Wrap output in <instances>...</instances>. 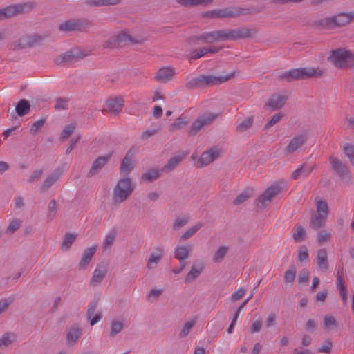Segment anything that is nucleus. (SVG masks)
I'll return each instance as SVG.
<instances>
[{
	"label": "nucleus",
	"instance_id": "ddd939ff",
	"mask_svg": "<svg viewBox=\"0 0 354 354\" xmlns=\"http://www.w3.org/2000/svg\"><path fill=\"white\" fill-rule=\"evenodd\" d=\"M98 302L97 300L91 301L87 307L86 317L90 320V324L94 326L100 320H101L102 315L100 311H96Z\"/></svg>",
	"mask_w": 354,
	"mask_h": 354
},
{
	"label": "nucleus",
	"instance_id": "4c0bfd02",
	"mask_svg": "<svg viewBox=\"0 0 354 354\" xmlns=\"http://www.w3.org/2000/svg\"><path fill=\"white\" fill-rule=\"evenodd\" d=\"M203 225L202 223H198L192 226L181 235L180 240L183 241L191 238L203 227Z\"/></svg>",
	"mask_w": 354,
	"mask_h": 354
},
{
	"label": "nucleus",
	"instance_id": "4d7b16f0",
	"mask_svg": "<svg viewBox=\"0 0 354 354\" xmlns=\"http://www.w3.org/2000/svg\"><path fill=\"white\" fill-rule=\"evenodd\" d=\"M21 225V221L19 219H13L10 221L6 232L7 234H12L16 232Z\"/></svg>",
	"mask_w": 354,
	"mask_h": 354
},
{
	"label": "nucleus",
	"instance_id": "a18cd8bd",
	"mask_svg": "<svg viewBox=\"0 0 354 354\" xmlns=\"http://www.w3.org/2000/svg\"><path fill=\"white\" fill-rule=\"evenodd\" d=\"M316 209L317 214L323 215L324 216H328V204L325 201L323 200H317L316 201Z\"/></svg>",
	"mask_w": 354,
	"mask_h": 354
},
{
	"label": "nucleus",
	"instance_id": "052dcab7",
	"mask_svg": "<svg viewBox=\"0 0 354 354\" xmlns=\"http://www.w3.org/2000/svg\"><path fill=\"white\" fill-rule=\"evenodd\" d=\"M283 117V114L281 113H277L274 115L272 116L270 120L267 122L265 126V129H268L277 124Z\"/></svg>",
	"mask_w": 354,
	"mask_h": 354
},
{
	"label": "nucleus",
	"instance_id": "58836bf2",
	"mask_svg": "<svg viewBox=\"0 0 354 354\" xmlns=\"http://www.w3.org/2000/svg\"><path fill=\"white\" fill-rule=\"evenodd\" d=\"M121 0H86V3L92 6H103L115 5L120 2Z\"/></svg>",
	"mask_w": 354,
	"mask_h": 354
},
{
	"label": "nucleus",
	"instance_id": "5fc2aeb1",
	"mask_svg": "<svg viewBox=\"0 0 354 354\" xmlns=\"http://www.w3.org/2000/svg\"><path fill=\"white\" fill-rule=\"evenodd\" d=\"M252 124V120L251 118H248L243 121L240 122L237 127L236 129L239 132H243L250 128Z\"/></svg>",
	"mask_w": 354,
	"mask_h": 354
},
{
	"label": "nucleus",
	"instance_id": "c85d7f7f",
	"mask_svg": "<svg viewBox=\"0 0 354 354\" xmlns=\"http://www.w3.org/2000/svg\"><path fill=\"white\" fill-rule=\"evenodd\" d=\"M95 251V247H91L84 250L80 262V267L81 268L85 269L88 266Z\"/></svg>",
	"mask_w": 354,
	"mask_h": 354
},
{
	"label": "nucleus",
	"instance_id": "0e129e2a",
	"mask_svg": "<svg viewBox=\"0 0 354 354\" xmlns=\"http://www.w3.org/2000/svg\"><path fill=\"white\" fill-rule=\"evenodd\" d=\"M119 45L118 44V41L116 39L115 35H114L113 37L109 38L107 41H106L103 44L104 48H110L113 49L118 47Z\"/></svg>",
	"mask_w": 354,
	"mask_h": 354
},
{
	"label": "nucleus",
	"instance_id": "6ab92c4d",
	"mask_svg": "<svg viewBox=\"0 0 354 354\" xmlns=\"http://www.w3.org/2000/svg\"><path fill=\"white\" fill-rule=\"evenodd\" d=\"M133 156L134 153L131 150L127 153L120 165L121 173L124 174H128L133 169L135 165V162L133 161Z\"/></svg>",
	"mask_w": 354,
	"mask_h": 354
},
{
	"label": "nucleus",
	"instance_id": "bf43d9fd",
	"mask_svg": "<svg viewBox=\"0 0 354 354\" xmlns=\"http://www.w3.org/2000/svg\"><path fill=\"white\" fill-rule=\"evenodd\" d=\"M324 324L326 328L330 329L337 326V322L333 316L327 315L324 317Z\"/></svg>",
	"mask_w": 354,
	"mask_h": 354
},
{
	"label": "nucleus",
	"instance_id": "7c9ffc66",
	"mask_svg": "<svg viewBox=\"0 0 354 354\" xmlns=\"http://www.w3.org/2000/svg\"><path fill=\"white\" fill-rule=\"evenodd\" d=\"M230 247L226 245H221L218 246L216 251L214 252L212 257V261L214 263H221L225 255L229 252Z\"/></svg>",
	"mask_w": 354,
	"mask_h": 354
},
{
	"label": "nucleus",
	"instance_id": "a211bd4d",
	"mask_svg": "<svg viewBox=\"0 0 354 354\" xmlns=\"http://www.w3.org/2000/svg\"><path fill=\"white\" fill-rule=\"evenodd\" d=\"M107 273L106 268L103 265H98L94 270L93 275L90 281L91 286H98L104 279Z\"/></svg>",
	"mask_w": 354,
	"mask_h": 354
},
{
	"label": "nucleus",
	"instance_id": "774afa93",
	"mask_svg": "<svg viewBox=\"0 0 354 354\" xmlns=\"http://www.w3.org/2000/svg\"><path fill=\"white\" fill-rule=\"evenodd\" d=\"M43 174V170L41 169H37L34 171L30 176L28 181L29 183H32L34 181L38 180L41 178Z\"/></svg>",
	"mask_w": 354,
	"mask_h": 354
},
{
	"label": "nucleus",
	"instance_id": "338daca9",
	"mask_svg": "<svg viewBox=\"0 0 354 354\" xmlns=\"http://www.w3.org/2000/svg\"><path fill=\"white\" fill-rule=\"evenodd\" d=\"M298 261L300 262L308 259V253L306 247H301L298 251Z\"/></svg>",
	"mask_w": 354,
	"mask_h": 354
},
{
	"label": "nucleus",
	"instance_id": "ea45409f",
	"mask_svg": "<svg viewBox=\"0 0 354 354\" xmlns=\"http://www.w3.org/2000/svg\"><path fill=\"white\" fill-rule=\"evenodd\" d=\"M76 237V234L71 233L66 234L61 245V250L62 251H67L75 241Z\"/></svg>",
	"mask_w": 354,
	"mask_h": 354
},
{
	"label": "nucleus",
	"instance_id": "f03ea898",
	"mask_svg": "<svg viewBox=\"0 0 354 354\" xmlns=\"http://www.w3.org/2000/svg\"><path fill=\"white\" fill-rule=\"evenodd\" d=\"M134 185L129 178H121L113 191L112 201L115 205L124 202L132 194Z\"/></svg>",
	"mask_w": 354,
	"mask_h": 354
},
{
	"label": "nucleus",
	"instance_id": "6e6d98bb",
	"mask_svg": "<svg viewBox=\"0 0 354 354\" xmlns=\"http://www.w3.org/2000/svg\"><path fill=\"white\" fill-rule=\"evenodd\" d=\"M163 292L162 289H152L147 295L146 299L148 301H155Z\"/></svg>",
	"mask_w": 354,
	"mask_h": 354
},
{
	"label": "nucleus",
	"instance_id": "69168bd1",
	"mask_svg": "<svg viewBox=\"0 0 354 354\" xmlns=\"http://www.w3.org/2000/svg\"><path fill=\"white\" fill-rule=\"evenodd\" d=\"M330 238V234L326 230H321L317 234V241L319 243L328 241Z\"/></svg>",
	"mask_w": 354,
	"mask_h": 354
},
{
	"label": "nucleus",
	"instance_id": "0eeeda50",
	"mask_svg": "<svg viewBox=\"0 0 354 354\" xmlns=\"http://www.w3.org/2000/svg\"><path fill=\"white\" fill-rule=\"evenodd\" d=\"M88 55L85 50H83L79 48H73L61 56L57 57L55 62L57 64H63L68 63H73L82 59Z\"/></svg>",
	"mask_w": 354,
	"mask_h": 354
},
{
	"label": "nucleus",
	"instance_id": "c03bdc74",
	"mask_svg": "<svg viewBox=\"0 0 354 354\" xmlns=\"http://www.w3.org/2000/svg\"><path fill=\"white\" fill-rule=\"evenodd\" d=\"M253 194V190L250 188L245 189L243 192L239 194L236 199L234 201L235 205H241L248 198H249Z\"/></svg>",
	"mask_w": 354,
	"mask_h": 354
},
{
	"label": "nucleus",
	"instance_id": "a878e982",
	"mask_svg": "<svg viewBox=\"0 0 354 354\" xmlns=\"http://www.w3.org/2000/svg\"><path fill=\"white\" fill-rule=\"evenodd\" d=\"M330 162L333 169L335 171V172L339 176H345L348 174V169L346 166L342 161L337 159L335 157L331 156L330 158Z\"/></svg>",
	"mask_w": 354,
	"mask_h": 354
},
{
	"label": "nucleus",
	"instance_id": "de8ad7c7",
	"mask_svg": "<svg viewBox=\"0 0 354 354\" xmlns=\"http://www.w3.org/2000/svg\"><path fill=\"white\" fill-rule=\"evenodd\" d=\"M15 335L12 333H6L0 339V348H5L15 340Z\"/></svg>",
	"mask_w": 354,
	"mask_h": 354
},
{
	"label": "nucleus",
	"instance_id": "8fccbe9b",
	"mask_svg": "<svg viewBox=\"0 0 354 354\" xmlns=\"http://www.w3.org/2000/svg\"><path fill=\"white\" fill-rule=\"evenodd\" d=\"M306 238V232L301 225H296L295 227V232L293 234V239L296 242H301Z\"/></svg>",
	"mask_w": 354,
	"mask_h": 354
},
{
	"label": "nucleus",
	"instance_id": "49530a36",
	"mask_svg": "<svg viewBox=\"0 0 354 354\" xmlns=\"http://www.w3.org/2000/svg\"><path fill=\"white\" fill-rule=\"evenodd\" d=\"M160 176L159 170L156 169H152L149 171L142 174V179L147 182H151L157 179Z\"/></svg>",
	"mask_w": 354,
	"mask_h": 354
},
{
	"label": "nucleus",
	"instance_id": "2f4dec72",
	"mask_svg": "<svg viewBox=\"0 0 354 354\" xmlns=\"http://www.w3.org/2000/svg\"><path fill=\"white\" fill-rule=\"evenodd\" d=\"M313 169V167L301 165L292 173V178L296 180L300 177L306 178L310 174Z\"/></svg>",
	"mask_w": 354,
	"mask_h": 354
},
{
	"label": "nucleus",
	"instance_id": "680f3d73",
	"mask_svg": "<svg viewBox=\"0 0 354 354\" xmlns=\"http://www.w3.org/2000/svg\"><path fill=\"white\" fill-rule=\"evenodd\" d=\"M188 218L187 216L178 217L174 223V229L179 230L184 227L188 223Z\"/></svg>",
	"mask_w": 354,
	"mask_h": 354
},
{
	"label": "nucleus",
	"instance_id": "b1692460",
	"mask_svg": "<svg viewBox=\"0 0 354 354\" xmlns=\"http://www.w3.org/2000/svg\"><path fill=\"white\" fill-rule=\"evenodd\" d=\"M286 97L280 95H272L266 104V106L271 111L281 109L285 104Z\"/></svg>",
	"mask_w": 354,
	"mask_h": 354
},
{
	"label": "nucleus",
	"instance_id": "603ef678",
	"mask_svg": "<svg viewBox=\"0 0 354 354\" xmlns=\"http://www.w3.org/2000/svg\"><path fill=\"white\" fill-rule=\"evenodd\" d=\"M344 154L354 166V146L351 144H345L343 147Z\"/></svg>",
	"mask_w": 354,
	"mask_h": 354
},
{
	"label": "nucleus",
	"instance_id": "423d86ee",
	"mask_svg": "<svg viewBox=\"0 0 354 354\" xmlns=\"http://www.w3.org/2000/svg\"><path fill=\"white\" fill-rule=\"evenodd\" d=\"M284 187L283 182L272 184L259 197L258 203L263 207L268 206L272 198Z\"/></svg>",
	"mask_w": 354,
	"mask_h": 354
},
{
	"label": "nucleus",
	"instance_id": "09e8293b",
	"mask_svg": "<svg viewBox=\"0 0 354 354\" xmlns=\"http://www.w3.org/2000/svg\"><path fill=\"white\" fill-rule=\"evenodd\" d=\"M186 86L188 88L203 87L201 75L189 77L187 82Z\"/></svg>",
	"mask_w": 354,
	"mask_h": 354
},
{
	"label": "nucleus",
	"instance_id": "1a4fd4ad",
	"mask_svg": "<svg viewBox=\"0 0 354 354\" xmlns=\"http://www.w3.org/2000/svg\"><path fill=\"white\" fill-rule=\"evenodd\" d=\"M308 133L302 132L295 135L285 147L284 151L286 153H292L299 149L307 141Z\"/></svg>",
	"mask_w": 354,
	"mask_h": 354
},
{
	"label": "nucleus",
	"instance_id": "f704fd0d",
	"mask_svg": "<svg viewBox=\"0 0 354 354\" xmlns=\"http://www.w3.org/2000/svg\"><path fill=\"white\" fill-rule=\"evenodd\" d=\"M124 328V322L122 319H113L110 325L109 336L113 337L120 333Z\"/></svg>",
	"mask_w": 354,
	"mask_h": 354
},
{
	"label": "nucleus",
	"instance_id": "9d476101",
	"mask_svg": "<svg viewBox=\"0 0 354 354\" xmlns=\"http://www.w3.org/2000/svg\"><path fill=\"white\" fill-rule=\"evenodd\" d=\"M115 35L119 46L129 44H142L145 40V38L141 36H133L127 31H121Z\"/></svg>",
	"mask_w": 354,
	"mask_h": 354
},
{
	"label": "nucleus",
	"instance_id": "f8f14e48",
	"mask_svg": "<svg viewBox=\"0 0 354 354\" xmlns=\"http://www.w3.org/2000/svg\"><path fill=\"white\" fill-rule=\"evenodd\" d=\"M124 105V100L122 97H111L106 100L104 105V111L116 114L122 111Z\"/></svg>",
	"mask_w": 354,
	"mask_h": 354
},
{
	"label": "nucleus",
	"instance_id": "412c9836",
	"mask_svg": "<svg viewBox=\"0 0 354 354\" xmlns=\"http://www.w3.org/2000/svg\"><path fill=\"white\" fill-rule=\"evenodd\" d=\"M233 75L225 76L201 75L203 86L221 84L228 80Z\"/></svg>",
	"mask_w": 354,
	"mask_h": 354
},
{
	"label": "nucleus",
	"instance_id": "393cba45",
	"mask_svg": "<svg viewBox=\"0 0 354 354\" xmlns=\"http://www.w3.org/2000/svg\"><path fill=\"white\" fill-rule=\"evenodd\" d=\"M186 153L178 154L169 159L167 164L162 167V170L165 172H169L174 169L186 156Z\"/></svg>",
	"mask_w": 354,
	"mask_h": 354
},
{
	"label": "nucleus",
	"instance_id": "13d9d810",
	"mask_svg": "<svg viewBox=\"0 0 354 354\" xmlns=\"http://www.w3.org/2000/svg\"><path fill=\"white\" fill-rule=\"evenodd\" d=\"M56 213V201L55 200H52L48 204L47 213L48 218L50 221L53 220L55 218Z\"/></svg>",
	"mask_w": 354,
	"mask_h": 354
},
{
	"label": "nucleus",
	"instance_id": "bb28decb",
	"mask_svg": "<svg viewBox=\"0 0 354 354\" xmlns=\"http://www.w3.org/2000/svg\"><path fill=\"white\" fill-rule=\"evenodd\" d=\"M62 172L59 170H55L52 172L43 182L41 189L42 191L48 190L61 176Z\"/></svg>",
	"mask_w": 354,
	"mask_h": 354
},
{
	"label": "nucleus",
	"instance_id": "f257e3e1",
	"mask_svg": "<svg viewBox=\"0 0 354 354\" xmlns=\"http://www.w3.org/2000/svg\"><path fill=\"white\" fill-rule=\"evenodd\" d=\"M323 74V71L319 68H300L282 73L278 76V79L292 82L313 77H321Z\"/></svg>",
	"mask_w": 354,
	"mask_h": 354
},
{
	"label": "nucleus",
	"instance_id": "f3484780",
	"mask_svg": "<svg viewBox=\"0 0 354 354\" xmlns=\"http://www.w3.org/2000/svg\"><path fill=\"white\" fill-rule=\"evenodd\" d=\"M176 75L175 70L171 67H162L160 68L156 75L157 81L166 83L171 80Z\"/></svg>",
	"mask_w": 354,
	"mask_h": 354
},
{
	"label": "nucleus",
	"instance_id": "c756f323",
	"mask_svg": "<svg viewBox=\"0 0 354 354\" xmlns=\"http://www.w3.org/2000/svg\"><path fill=\"white\" fill-rule=\"evenodd\" d=\"M317 263L321 270H326L328 269V258L326 249L322 248L317 250Z\"/></svg>",
	"mask_w": 354,
	"mask_h": 354
},
{
	"label": "nucleus",
	"instance_id": "9b49d317",
	"mask_svg": "<svg viewBox=\"0 0 354 354\" xmlns=\"http://www.w3.org/2000/svg\"><path fill=\"white\" fill-rule=\"evenodd\" d=\"M232 37H233L232 32L227 30L213 31L205 33L201 36V39L207 43L226 40Z\"/></svg>",
	"mask_w": 354,
	"mask_h": 354
},
{
	"label": "nucleus",
	"instance_id": "3c124183",
	"mask_svg": "<svg viewBox=\"0 0 354 354\" xmlns=\"http://www.w3.org/2000/svg\"><path fill=\"white\" fill-rule=\"evenodd\" d=\"M115 232L114 230L110 231L106 236L103 247L104 250L111 248L115 239Z\"/></svg>",
	"mask_w": 354,
	"mask_h": 354
},
{
	"label": "nucleus",
	"instance_id": "e2e57ef3",
	"mask_svg": "<svg viewBox=\"0 0 354 354\" xmlns=\"http://www.w3.org/2000/svg\"><path fill=\"white\" fill-rule=\"evenodd\" d=\"M75 129V125L74 124H70L66 126L61 134V138L66 139L68 138L74 131Z\"/></svg>",
	"mask_w": 354,
	"mask_h": 354
},
{
	"label": "nucleus",
	"instance_id": "dca6fc26",
	"mask_svg": "<svg viewBox=\"0 0 354 354\" xmlns=\"http://www.w3.org/2000/svg\"><path fill=\"white\" fill-rule=\"evenodd\" d=\"M111 157V154L98 157L93 163L88 176H93L100 172V171L105 166Z\"/></svg>",
	"mask_w": 354,
	"mask_h": 354
},
{
	"label": "nucleus",
	"instance_id": "a19ab883",
	"mask_svg": "<svg viewBox=\"0 0 354 354\" xmlns=\"http://www.w3.org/2000/svg\"><path fill=\"white\" fill-rule=\"evenodd\" d=\"M196 318L192 319L186 322L179 333V337L183 338L187 336L192 328L196 324Z\"/></svg>",
	"mask_w": 354,
	"mask_h": 354
},
{
	"label": "nucleus",
	"instance_id": "864d4df0",
	"mask_svg": "<svg viewBox=\"0 0 354 354\" xmlns=\"http://www.w3.org/2000/svg\"><path fill=\"white\" fill-rule=\"evenodd\" d=\"M206 50H205V48H201L199 49H196L194 50H192L187 55V58L192 61L195 60L198 58H201L203 57L205 55H206Z\"/></svg>",
	"mask_w": 354,
	"mask_h": 354
},
{
	"label": "nucleus",
	"instance_id": "4be33fe9",
	"mask_svg": "<svg viewBox=\"0 0 354 354\" xmlns=\"http://www.w3.org/2000/svg\"><path fill=\"white\" fill-rule=\"evenodd\" d=\"M192 250V246L187 245H178L174 250V257L178 259L180 263L188 259Z\"/></svg>",
	"mask_w": 354,
	"mask_h": 354
},
{
	"label": "nucleus",
	"instance_id": "79ce46f5",
	"mask_svg": "<svg viewBox=\"0 0 354 354\" xmlns=\"http://www.w3.org/2000/svg\"><path fill=\"white\" fill-rule=\"evenodd\" d=\"M188 123V120L187 118L180 117L177 118L169 127L170 131H175L176 130L180 129L185 126H186Z\"/></svg>",
	"mask_w": 354,
	"mask_h": 354
},
{
	"label": "nucleus",
	"instance_id": "72a5a7b5",
	"mask_svg": "<svg viewBox=\"0 0 354 354\" xmlns=\"http://www.w3.org/2000/svg\"><path fill=\"white\" fill-rule=\"evenodd\" d=\"M203 268V267L201 265H194L185 277V282L190 283L198 278Z\"/></svg>",
	"mask_w": 354,
	"mask_h": 354
},
{
	"label": "nucleus",
	"instance_id": "20e7f679",
	"mask_svg": "<svg viewBox=\"0 0 354 354\" xmlns=\"http://www.w3.org/2000/svg\"><path fill=\"white\" fill-rule=\"evenodd\" d=\"M353 19L354 10L348 13L342 12L337 15L323 19L319 21V24L326 28L343 26L349 24Z\"/></svg>",
	"mask_w": 354,
	"mask_h": 354
},
{
	"label": "nucleus",
	"instance_id": "5701e85b",
	"mask_svg": "<svg viewBox=\"0 0 354 354\" xmlns=\"http://www.w3.org/2000/svg\"><path fill=\"white\" fill-rule=\"evenodd\" d=\"M82 27V23L77 19H71L66 21L59 26V29L63 32H70L79 30Z\"/></svg>",
	"mask_w": 354,
	"mask_h": 354
},
{
	"label": "nucleus",
	"instance_id": "7ed1b4c3",
	"mask_svg": "<svg viewBox=\"0 0 354 354\" xmlns=\"http://www.w3.org/2000/svg\"><path fill=\"white\" fill-rule=\"evenodd\" d=\"M328 59L337 68L354 66V54L345 48L333 50Z\"/></svg>",
	"mask_w": 354,
	"mask_h": 354
},
{
	"label": "nucleus",
	"instance_id": "c9c22d12",
	"mask_svg": "<svg viewBox=\"0 0 354 354\" xmlns=\"http://www.w3.org/2000/svg\"><path fill=\"white\" fill-rule=\"evenodd\" d=\"M337 287L339 290L340 296L343 303L346 304L347 302V290L344 284V279L339 272H337Z\"/></svg>",
	"mask_w": 354,
	"mask_h": 354
},
{
	"label": "nucleus",
	"instance_id": "39448f33",
	"mask_svg": "<svg viewBox=\"0 0 354 354\" xmlns=\"http://www.w3.org/2000/svg\"><path fill=\"white\" fill-rule=\"evenodd\" d=\"M216 118L217 115L212 113H205L198 115L192 123L189 134L190 136L196 135L199 131L209 126Z\"/></svg>",
	"mask_w": 354,
	"mask_h": 354
},
{
	"label": "nucleus",
	"instance_id": "37998d69",
	"mask_svg": "<svg viewBox=\"0 0 354 354\" xmlns=\"http://www.w3.org/2000/svg\"><path fill=\"white\" fill-rule=\"evenodd\" d=\"M297 269L295 265H291L284 274V281L286 283H292L296 276Z\"/></svg>",
	"mask_w": 354,
	"mask_h": 354
},
{
	"label": "nucleus",
	"instance_id": "6e6552de",
	"mask_svg": "<svg viewBox=\"0 0 354 354\" xmlns=\"http://www.w3.org/2000/svg\"><path fill=\"white\" fill-rule=\"evenodd\" d=\"M222 153V149L219 147H214L207 149L201 155L198 160L199 167H205L216 160Z\"/></svg>",
	"mask_w": 354,
	"mask_h": 354
},
{
	"label": "nucleus",
	"instance_id": "cd10ccee",
	"mask_svg": "<svg viewBox=\"0 0 354 354\" xmlns=\"http://www.w3.org/2000/svg\"><path fill=\"white\" fill-rule=\"evenodd\" d=\"M22 10L21 6H10L0 10V19L14 16Z\"/></svg>",
	"mask_w": 354,
	"mask_h": 354
},
{
	"label": "nucleus",
	"instance_id": "4468645a",
	"mask_svg": "<svg viewBox=\"0 0 354 354\" xmlns=\"http://www.w3.org/2000/svg\"><path fill=\"white\" fill-rule=\"evenodd\" d=\"M82 335V328L80 326L75 325L66 330V344L69 346L75 345Z\"/></svg>",
	"mask_w": 354,
	"mask_h": 354
},
{
	"label": "nucleus",
	"instance_id": "e433bc0d",
	"mask_svg": "<svg viewBox=\"0 0 354 354\" xmlns=\"http://www.w3.org/2000/svg\"><path fill=\"white\" fill-rule=\"evenodd\" d=\"M30 104L26 100H21L16 105V113L19 116L26 115L30 111Z\"/></svg>",
	"mask_w": 354,
	"mask_h": 354
},
{
	"label": "nucleus",
	"instance_id": "473e14b6",
	"mask_svg": "<svg viewBox=\"0 0 354 354\" xmlns=\"http://www.w3.org/2000/svg\"><path fill=\"white\" fill-rule=\"evenodd\" d=\"M327 217L321 214L312 216L310 219V227L315 230L323 227L326 222Z\"/></svg>",
	"mask_w": 354,
	"mask_h": 354
},
{
	"label": "nucleus",
	"instance_id": "2eb2a0df",
	"mask_svg": "<svg viewBox=\"0 0 354 354\" xmlns=\"http://www.w3.org/2000/svg\"><path fill=\"white\" fill-rule=\"evenodd\" d=\"M165 254V250L162 247H156L153 252L150 254L147 263V268L148 270L154 269L160 259Z\"/></svg>",
	"mask_w": 354,
	"mask_h": 354
},
{
	"label": "nucleus",
	"instance_id": "aec40b11",
	"mask_svg": "<svg viewBox=\"0 0 354 354\" xmlns=\"http://www.w3.org/2000/svg\"><path fill=\"white\" fill-rule=\"evenodd\" d=\"M245 13V10L239 7L227 8L217 10L218 17H234Z\"/></svg>",
	"mask_w": 354,
	"mask_h": 354
}]
</instances>
